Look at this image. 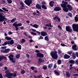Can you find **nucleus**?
Masks as SVG:
<instances>
[{"label":"nucleus","instance_id":"1","mask_svg":"<svg viewBox=\"0 0 78 78\" xmlns=\"http://www.w3.org/2000/svg\"><path fill=\"white\" fill-rule=\"evenodd\" d=\"M62 4H60L61 6L63 8V10L65 12H68L69 10L72 11L73 9V7L70 4H68V2L64 1H62Z\"/></svg>","mask_w":78,"mask_h":78},{"label":"nucleus","instance_id":"2","mask_svg":"<svg viewBox=\"0 0 78 78\" xmlns=\"http://www.w3.org/2000/svg\"><path fill=\"white\" fill-rule=\"evenodd\" d=\"M58 52L56 51H52L51 52L50 55L54 59H57L58 58V56L57 54Z\"/></svg>","mask_w":78,"mask_h":78},{"label":"nucleus","instance_id":"3","mask_svg":"<svg viewBox=\"0 0 78 78\" xmlns=\"http://www.w3.org/2000/svg\"><path fill=\"white\" fill-rule=\"evenodd\" d=\"M17 22H15V23H14L12 24V25L14 27H15L16 31L19 30V28H18V27H21V26L22 25V23H20L18 24H17Z\"/></svg>","mask_w":78,"mask_h":78},{"label":"nucleus","instance_id":"4","mask_svg":"<svg viewBox=\"0 0 78 78\" xmlns=\"http://www.w3.org/2000/svg\"><path fill=\"white\" fill-rule=\"evenodd\" d=\"M73 30L75 32H78V24H73L72 25Z\"/></svg>","mask_w":78,"mask_h":78},{"label":"nucleus","instance_id":"5","mask_svg":"<svg viewBox=\"0 0 78 78\" xmlns=\"http://www.w3.org/2000/svg\"><path fill=\"white\" fill-rule=\"evenodd\" d=\"M9 70H7L5 72V76L6 77H7L8 78H9V77L12 75V73H11L9 72Z\"/></svg>","mask_w":78,"mask_h":78},{"label":"nucleus","instance_id":"6","mask_svg":"<svg viewBox=\"0 0 78 78\" xmlns=\"http://www.w3.org/2000/svg\"><path fill=\"white\" fill-rule=\"evenodd\" d=\"M25 3L29 6L31 5L32 3V0H25L24 1Z\"/></svg>","mask_w":78,"mask_h":78},{"label":"nucleus","instance_id":"7","mask_svg":"<svg viewBox=\"0 0 78 78\" xmlns=\"http://www.w3.org/2000/svg\"><path fill=\"white\" fill-rule=\"evenodd\" d=\"M36 55L37 57L40 58H43L44 57V55L41 53H38Z\"/></svg>","mask_w":78,"mask_h":78},{"label":"nucleus","instance_id":"8","mask_svg":"<svg viewBox=\"0 0 78 78\" xmlns=\"http://www.w3.org/2000/svg\"><path fill=\"white\" fill-rule=\"evenodd\" d=\"M66 30L67 31L69 32V33H72V28L69 26H66Z\"/></svg>","mask_w":78,"mask_h":78},{"label":"nucleus","instance_id":"9","mask_svg":"<svg viewBox=\"0 0 78 78\" xmlns=\"http://www.w3.org/2000/svg\"><path fill=\"white\" fill-rule=\"evenodd\" d=\"M12 73V75L11 76H10L9 78H12L13 77H16L17 76V71H15L14 73Z\"/></svg>","mask_w":78,"mask_h":78},{"label":"nucleus","instance_id":"10","mask_svg":"<svg viewBox=\"0 0 78 78\" xmlns=\"http://www.w3.org/2000/svg\"><path fill=\"white\" fill-rule=\"evenodd\" d=\"M58 55H59L61 57H62V56L64 55V53H62V51L60 49H58Z\"/></svg>","mask_w":78,"mask_h":78},{"label":"nucleus","instance_id":"11","mask_svg":"<svg viewBox=\"0 0 78 78\" xmlns=\"http://www.w3.org/2000/svg\"><path fill=\"white\" fill-rule=\"evenodd\" d=\"M61 10V7H59V6L56 7L54 9V11H59Z\"/></svg>","mask_w":78,"mask_h":78},{"label":"nucleus","instance_id":"12","mask_svg":"<svg viewBox=\"0 0 78 78\" xmlns=\"http://www.w3.org/2000/svg\"><path fill=\"white\" fill-rule=\"evenodd\" d=\"M3 59H4V60H6L7 59L6 57L0 55V61H1L2 60H3Z\"/></svg>","mask_w":78,"mask_h":78},{"label":"nucleus","instance_id":"13","mask_svg":"<svg viewBox=\"0 0 78 78\" xmlns=\"http://www.w3.org/2000/svg\"><path fill=\"white\" fill-rule=\"evenodd\" d=\"M72 48L75 51L78 50V49L77 48V46H76V44H74L73 45L72 47Z\"/></svg>","mask_w":78,"mask_h":78},{"label":"nucleus","instance_id":"14","mask_svg":"<svg viewBox=\"0 0 78 78\" xmlns=\"http://www.w3.org/2000/svg\"><path fill=\"white\" fill-rule=\"evenodd\" d=\"M47 33L45 32L42 31L41 32V35L42 36H47Z\"/></svg>","mask_w":78,"mask_h":78},{"label":"nucleus","instance_id":"15","mask_svg":"<svg viewBox=\"0 0 78 78\" xmlns=\"http://www.w3.org/2000/svg\"><path fill=\"white\" fill-rule=\"evenodd\" d=\"M63 58L64 59H69L70 58V56L67 54H65L64 55Z\"/></svg>","mask_w":78,"mask_h":78},{"label":"nucleus","instance_id":"16","mask_svg":"<svg viewBox=\"0 0 78 78\" xmlns=\"http://www.w3.org/2000/svg\"><path fill=\"white\" fill-rule=\"evenodd\" d=\"M10 50L9 48L5 49V50L4 51V53H9V51H10Z\"/></svg>","mask_w":78,"mask_h":78},{"label":"nucleus","instance_id":"17","mask_svg":"<svg viewBox=\"0 0 78 78\" xmlns=\"http://www.w3.org/2000/svg\"><path fill=\"white\" fill-rule=\"evenodd\" d=\"M55 3V2L53 1H51L49 2V5L50 6H51V7H53V6H54V4H53V3Z\"/></svg>","mask_w":78,"mask_h":78},{"label":"nucleus","instance_id":"18","mask_svg":"<svg viewBox=\"0 0 78 78\" xmlns=\"http://www.w3.org/2000/svg\"><path fill=\"white\" fill-rule=\"evenodd\" d=\"M4 16L3 15H1L0 16V22H3L4 20H3L4 18Z\"/></svg>","mask_w":78,"mask_h":78},{"label":"nucleus","instance_id":"19","mask_svg":"<svg viewBox=\"0 0 78 78\" xmlns=\"http://www.w3.org/2000/svg\"><path fill=\"white\" fill-rule=\"evenodd\" d=\"M36 7L37 9H41V6L39 5V4H37L36 5Z\"/></svg>","mask_w":78,"mask_h":78},{"label":"nucleus","instance_id":"20","mask_svg":"<svg viewBox=\"0 0 78 78\" xmlns=\"http://www.w3.org/2000/svg\"><path fill=\"white\" fill-rule=\"evenodd\" d=\"M66 75L67 76V77L69 78L70 75H71V74H70L69 72H66Z\"/></svg>","mask_w":78,"mask_h":78},{"label":"nucleus","instance_id":"21","mask_svg":"<svg viewBox=\"0 0 78 78\" xmlns=\"http://www.w3.org/2000/svg\"><path fill=\"white\" fill-rule=\"evenodd\" d=\"M69 62L71 64H75V61L73 60H71L69 61Z\"/></svg>","mask_w":78,"mask_h":78},{"label":"nucleus","instance_id":"22","mask_svg":"<svg viewBox=\"0 0 78 78\" xmlns=\"http://www.w3.org/2000/svg\"><path fill=\"white\" fill-rule=\"evenodd\" d=\"M5 39H6L7 41H11L12 39V38L11 37H9L8 36H7L5 38Z\"/></svg>","mask_w":78,"mask_h":78},{"label":"nucleus","instance_id":"23","mask_svg":"<svg viewBox=\"0 0 78 78\" xmlns=\"http://www.w3.org/2000/svg\"><path fill=\"white\" fill-rule=\"evenodd\" d=\"M54 73L56 75H57V76H59V75H60V73H58L57 72V71H56V70H54Z\"/></svg>","mask_w":78,"mask_h":78},{"label":"nucleus","instance_id":"24","mask_svg":"<svg viewBox=\"0 0 78 78\" xmlns=\"http://www.w3.org/2000/svg\"><path fill=\"white\" fill-rule=\"evenodd\" d=\"M72 56L73 59H75L76 58V56H76V55L75 52H73L72 53Z\"/></svg>","mask_w":78,"mask_h":78},{"label":"nucleus","instance_id":"25","mask_svg":"<svg viewBox=\"0 0 78 78\" xmlns=\"http://www.w3.org/2000/svg\"><path fill=\"white\" fill-rule=\"evenodd\" d=\"M9 43L10 45H12V44H14V40L12 39L10 41H9Z\"/></svg>","mask_w":78,"mask_h":78},{"label":"nucleus","instance_id":"26","mask_svg":"<svg viewBox=\"0 0 78 78\" xmlns=\"http://www.w3.org/2000/svg\"><path fill=\"white\" fill-rule=\"evenodd\" d=\"M41 8L43 9H47V8L46 6L44 5H41Z\"/></svg>","mask_w":78,"mask_h":78},{"label":"nucleus","instance_id":"27","mask_svg":"<svg viewBox=\"0 0 78 78\" xmlns=\"http://www.w3.org/2000/svg\"><path fill=\"white\" fill-rule=\"evenodd\" d=\"M21 48L22 46L21 45H20V44H18L17 46V48H18V50H21Z\"/></svg>","mask_w":78,"mask_h":78},{"label":"nucleus","instance_id":"28","mask_svg":"<svg viewBox=\"0 0 78 78\" xmlns=\"http://www.w3.org/2000/svg\"><path fill=\"white\" fill-rule=\"evenodd\" d=\"M53 67V63L50 64L48 65V69H51V67Z\"/></svg>","mask_w":78,"mask_h":78},{"label":"nucleus","instance_id":"29","mask_svg":"<svg viewBox=\"0 0 78 78\" xmlns=\"http://www.w3.org/2000/svg\"><path fill=\"white\" fill-rule=\"evenodd\" d=\"M39 26V25H37L36 24H35L33 25V27L36 28H37Z\"/></svg>","mask_w":78,"mask_h":78},{"label":"nucleus","instance_id":"30","mask_svg":"<svg viewBox=\"0 0 78 78\" xmlns=\"http://www.w3.org/2000/svg\"><path fill=\"white\" fill-rule=\"evenodd\" d=\"M72 53H72V51H69L67 52V54H68V55H69L70 56H72Z\"/></svg>","mask_w":78,"mask_h":78},{"label":"nucleus","instance_id":"31","mask_svg":"<svg viewBox=\"0 0 78 78\" xmlns=\"http://www.w3.org/2000/svg\"><path fill=\"white\" fill-rule=\"evenodd\" d=\"M44 39L45 41H49V38L48 36H46L44 37Z\"/></svg>","mask_w":78,"mask_h":78},{"label":"nucleus","instance_id":"32","mask_svg":"<svg viewBox=\"0 0 78 78\" xmlns=\"http://www.w3.org/2000/svg\"><path fill=\"white\" fill-rule=\"evenodd\" d=\"M58 16L55 15V17H53V19L54 20H56L57 21V20H56L57 19H58Z\"/></svg>","mask_w":78,"mask_h":78},{"label":"nucleus","instance_id":"33","mask_svg":"<svg viewBox=\"0 0 78 78\" xmlns=\"http://www.w3.org/2000/svg\"><path fill=\"white\" fill-rule=\"evenodd\" d=\"M74 20L76 22H78V17H75L74 18Z\"/></svg>","mask_w":78,"mask_h":78},{"label":"nucleus","instance_id":"34","mask_svg":"<svg viewBox=\"0 0 78 78\" xmlns=\"http://www.w3.org/2000/svg\"><path fill=\"white\" fill-rule=\"evenodd\" d=\"M16 56L17 59H19L20 57V54H17Z\"/></svg>","mask_w":78,"mask_h":78},{"label":"nucleus","instance_id":"35","mask_svg":"<svg viewBox=\"0 0 78 78\" xmlns=\"http://www.w3.org/2000/svg\"><path fill=\"white\" fill-rule=\"evenodd\" d=\"M2 9L3 10L5 11H7V12H8V11H9V10L8 9H6V8L5 7H2Z\"/></svg>","mask_w":78,"mask_h":78},{"label":"nucleus","instance_id":"36","mask_svg":"<svg viewBox=\"0 0 78 78\" xmlns=\"http://www.w3.org/2000/svg\"><path fill=\"white\" fill-rule=\"evenodd\" d=\"M25 42V40L24 38H23L22 39V41L21 42V44H23V42Z\"/></svg>","mask_w":78,"mask_h":78},{"label":"nucleus","instance_id":"37","mask_svg":"<svg viewBox=\"0 0 78 78\" xmlns=\"http://www.w3.org/2000/svg\"><path fill=\"white\" fill-rule=\"evenodd\" d=\"M58 65H59L61 64V60H58L57 62Z\"/></svg>","mask_w":78,"mask_h":78},{"label":"nucleus","instance_id":"38","mask_svg":"<svg viewBox=\"0 0 78 78\" xmlns=\"http://www.w3.org/2000/svg\"><path fill=\"white\" fill-rule=\"evenodd\" d=\"M68 16L70 17H72L73 15L72 14L71 12H69L68 13Z\"/></svg>","mask_w":78,"mask_h":78},{"label":"nucleus","instance_id":"39","mask_svg":"<svg viewBox=\"0 0 78 78\" xmlns=\"http://www.w3.org/2000/svg\"><path fill=\"white\" fill-rule=\"evenodd\" d=\"M5 45H7V44H8V45H9L10 44L9 41L5 42Z\"/></svg>","mask_w":78,"mask_h":78},{"label":"nucleus","instance_id":"40","mask_svg":"<svg viewBox=\"0 0 78 78\" xmlns=\"http://www.w3.org/2000/svg\"><path fill=\"white\" fill-rule=\"evenodd\" d=\"M30 33H31V34H32V35H35V36L37 35V34H36V33H34L33 32H31Z\"/></svg>","mask_w":78,"mask_h":78},{"label":"nucleus","instance_id":"41","mask_svg":"<svg viewBox=\"0 0 78 78\" xmlns=\"http://www.w3.org/2000/svg\"><path fill=\"white\" fill-rule=\"evenodd\" d=\"M41 4L42 5H46V3L45 1H42L41 2Z\"/></svg>","mask_w":78,"mask_h":78},{"label":"nucleus","instance_id":"42","mask_svg":"<svg viewBox=\"0 0 78 78\" xmlns=\"http://www.w3.org/2000/svg\"><path fill=\"white\" fill-rule=\"evenodd\" d=\"M9 58H14V55L12 54H10L8 56Z\"/></svg>","mask_w":78,"mask_h":78},{"label":"nucleus","instance_id":"43","mask_svg":"<svg viewBox=\"0 0 78 78\" xmlns=\"http://www.w3.org/2000/svg\"><path fill=\"white\" fill-rule=\"evenodd\" d=\"M7 1L8 3L9 4H11L12 3V0H7Z\"/></svg>","mask_w":78,"mask_h":78},{"label":"nucleus","instance_id":"44","mask_svg":"<svg viewBox=\"0 0 78 78\" xmlns=\"http://www.w3.org/2000/svg\"><path fill=\"white\" fill-rule=\"evenodd\" d=\"M6 16H4V18H3V20L4 21H6V20H7L8 19L7 18H5Z\"/></svg>","mask_w":78,"mask_h":78},{"label":"nucleus","instance_id":"45","mask_svg":"<svg viewBox=\"0 0 78 78\" xmlns=\"http://www.w3.org/2000/svg\"><path fill=\"white\" fill-rule=\"evenodd\" d=\"M38 61L40 62H42V60L40 58L38 59Z\"/></svg>","mask_w":78,"mask_h":78},{"label":"nucleus","instance_id":"46","mask_svg":"<svg viewBox=\"0 0 78 78\" xmlns=\"http://www.w3.org/2000/svg\"><path fill=\"white\" fill-rule=\"evenodd\" d=\"M25 73V70H21V73L22 74H24V73Z\"/></svg>","mask_w":78,"mask_h":78},{"label":"nucleus","instance_id":"47","mask_svg":"<svg viewBox=\"0 0 78 78\" xmlns=\"http://www.w3.org/2000/svg\"><path fill=\"white\" fill-rule=\"evenodd\" d=\"M9 58L10 61H12V60H14V58L13 57H9Z\"/></svg>","mask_w":78,"mask_h":78},{"label":"nucleus","instance_id":"48","mask_svg":"<svg viewBox=\"0 0 78 78\" xmlns=\"http://www.w3.org/2000/svg\"><path fill=\"white\" fill-rule=\"evenodd\" d=\"M38 39L39 40L40 39H43V37L41 36L40 37H38Z\"/></svg>","mask_w":78,"mask_h":78},{"label":"nucleus","instance_id":"49","mask_svg":"<svg viewBox=\"0 0 78 78\" xmlns=\"http://www.w3.org/2000/svg\"><path fill=\"white\" fill-rule=\"evenodd\" d=\"M6 47H7V46H4V47H2L1 48H2V50H4V49H5V48H6Z\"/></svg>","mask_w":78,"mask_h":78},{"label":"nucleus","instance_id":"50","mask_svg":"<svg viewBox=\"0 0 78 78\" xmlns=\"http://www.w3.org/2000/svg\"><path fill=\"white\" fill-rule=\"evenodd\" d=\"M75 63L77 65H78V59H77L76 60V61L75 62Z\"/></svg>","mask_w":78,"mask_h":78},{"label":"nucleus","instance_id":"51","mask_svg":"<svg viewBox=\"0 0 78 78\" xmlns=\"http://www.w3.org/2000/svg\"><path fill=\"white\" fill-rule=\"evenodd\" d=\"M47 69V66H44L43 67V69L44 70H46V69Z\"/></svg>","mask_w":78,"mask_h":78},{"label":"nucleus","instance_id":"52","mask_svg":"<svg viewBox=\"0 0 78 78\" xmlns=\"http://www.w3.org/2000/svg\"><path fill=\"white\" fill-rule=\"evenodd\" d=\"M35 52H36V53H40V51L38 50H37L35 51Z\"/></svg>","mask_w":78,"mask_h":78},{"label":"nucleus","instance_id":"53","mask_svg":"<svg viewBox=\"0 0 78 78\" xmlns=\"http://www.w3.org/2000/svg\"><path fill=\"white\" fill-rule=\"evenodd\" d=\"M75 54L76 56L78 58V52H76L75 53Z\"/></svg>","mask_w":78,"mask_h":78},{"label":"nucleus","instance_id":"54","mask_svg":"<svg viewBox=\"0 0 78 78\" xmlns=\"http://www.w3.org/2000/svg\"><path fill=\"white\" fill-rule=\"evenodd\" d=\"M23 34H24V36L28 37V35H27V33H26V32H24Z\"/></svg>","mask_w":78,"mask_h":78},{"label":"nucleus","instance_id":"55","mask_svg":"<svg viewBox=\"0 0 78 78\" xmlns=\"http://www.w3.org/2000/svg\"><path fill=\"white\" fill-rule=\"evenodd\" d=\"M8 34L9 35H11V34H12V32H11V31H9L8 32Z\"/></svg>","mask_w":78,"mask_h":78},{"label":"nucleus","instance_id":"56","mask_svg":"<svg viewBox=\"0 0 78 78\" xmlns=\"http://www.w3.org/2000/svg\"><path fill=\"white\" fill-rule=\"evenodd\" d=\"M31 69L32 70H34V67L32 66L31 67Z\"/></svg>","mask_w":78,"mask_h":78},{"label":"nucleus","instance_id":"57","mask_svg":"<svg viewBox=\"0 0 78 78\" xmlns=\"http://www.w3.org/2000/svg\"><path fill=\"white\" fill-rule=\"evenodd\" d=\"M57 20L58 21V22H60L61 21V19H60V18H59V17H58L57 19Z\"/></svg>","mask_w":78,"mask_h":78},{"label":"nucleus","instance_id":"58","mask_svg":"<svg viewBox=\"0 0 78 78\" xmlns=\"http://www.w3.org/2000/svg\"><path fill=\"white\" fill-rule=\"evenodd\" d=\"M20 28L21 30H23V29L24 28V27L23 26L21 27H20Z\"/></svg>","mask_w":78,"mask_h":78},{"label":"nucleus","instance_id":"59","mask_svg":"<svg viewBox=\"0 0 78 78\" xmlns=\"http://www.w3.org/2000/svg\"><path fill=\"white\" fill-rule=\"evenodd\" d=\"M28 37L29 38V39H32V38H33V37L31 36L30 35L28 36Z\"/></svg>","mask_w":78,"mask_h":78},{"label":"nucleus","instance_id":"60","mask_svg":"<svg viewBox=\"0 0 78 78\" xmlns=\"http://www.w3.org/2000/svg\"><path fill=\"white\" fill-rule=\"evenodd\" d=\"M37 78H41V77H42V75H40L38 76H37Z\"/></svg>","mask_w":78,"mask_h":78},{"label":"nucleus","instance_id":"61","mask_svg":"<svg viewBox=\"0 0 78 78\" xmlns=\"http://www.w3.org/2000/svg\"><path fill=\"white\" fill-rule=\"evenodd\" d=\"M49 27H53V26L51 25V23H49Z\"/></svg>","mask_w":78,"mask_h":78},{"label":"nucleus","instance_id":"62","mask_svg":"<svg viewBox=\"0 0 78 78\" xmlns=\"http://www.w3.org/2000/svg\"><path fill=\"white\" fill-rule=\"evenodd\" d=\"M31 30H32V31H34V32L37 31L36 30L34 29L31 28Z\"/></svg>","mask_w":78,"mask_h":78},{"label":"nucleus","instance_id":"63","mask_svg":"<svg viewBox=\"0 0 78 78\" xmlns=\"http://www.w3.org/2000/svg\"><path fill=\"white\" fill-rule=\"evenodd\" d=\"M73 76H78V74H73Z\"/></svg>","mask_w":78,"mask_h":78},{"label":"nucleus","instance_id":"64","mask_svg":"<svg viewBox=\"0 0 78 78\" xmlns=\"http://www.w3.org/2000/svg\"><path fill=\"white\" fill-rule=\"evenodd\" d=\"M61 45L63 47H65V46H66L65 44H64L63 43L61 44Z\"/></svg>","mask_w":78,"mask_h":78}]
</instances>
